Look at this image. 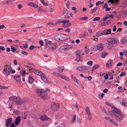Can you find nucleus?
Returning a JSON list of instances; mask_svg holds the SVG:
<instances>
[{
	"instance_id": "nucleus-1",
	"label": "nucleus",
	"mask_w": 127,
	"mask_h": 127,
	"mask_svg": "<svg viewBox=\"0 0 127 127\" xmlns=\"http://www.w3.org/2000/svg\"><path fill=\"white\" fill-rule=\"evenodd\" d=\"M112 111L115 114H120V115L121 116V118L120 119L118 117H115V119L119 122H120L121 120H123L125 116L122 113H121V111L118 109L117 108L114 106L112 105Z\"/></svg>"
},
{
	"instance_id": "nucleus-2",
	"label": "nucleus",
	"mask_w": 127,
	"mask_h": 127,
	"mask_svg": "<svg viewBox=\"0 0 127 127\" xmlns=\"http://www.w3.org/2000/svg\"><path fill=\"white\" fill-rule=\"evenodd\" d=\"M72 47V46L70 45L63 46L60 47L59 48V50L60 52H63L69 50Z\"/></svg>"
},
{
	"instance_id": "nucleus-3",
	"label": "nucleus",
	"mask_w": 127,
	"mask_h": 127,
	"mask_svg": "<svg viewBox=\"0 0 127 127\" xmlns=\"http://www.w3.org/2000/svg\"><path fill=\"white\" fill-rule=\"evenodd\" d=\"M9 100L13 101L18 104H21V99L19 97L12 96L9 98Z\"/></svg>"
},
{
	"instance_id": "nucleus-4",
	"label": "nucleus",
	"mask_w": 127,
	"mask_h": 127,
	"mask_svg": "<svg viewBox=\"0 0 127 127\" xmlns=\"http://www.w3.org/2000/svg\"><path fill=\"white\" fill-rule=\"evenodd\" d=\"M3 71L5 72H4V73L6 75V77H7L10 74L11 71V66H8L7 65H5Z\"/></svg>"
},
{
	"instance_id": "nucleus-5",
	"label": "nucleus",
	"mask_w": 127,
	"mask_h": 127,
	"mask_svg": "<svg viewBox=\"0 0 127 127\" xmlns=\"http://www.w3.org/2000/svg\"><path fill=\"white\" fill-rule=\"evenodd\" d=\"M59 104L53 102L51 104V108L54 111H57L59 109Z\"/></svg>"
},
{
	"instance_id": "nucleus-6",
	"label": "nucleus",
	"mask_w": 127,
	"mask_h": 127,
	"mask_svg": "<svg viewBox=\"0 0 127 127\" xmlns=\"http://www.w3.org/2000/svg\"><path fill=\"white\" fill-rule=\"evenodd\" d=\"M55 40L57 41H63V34H60L56 35L54 37Z\"/></svg>"
},
{
	"instance_id": "nucleus-7",
	"label": "nucleus",
	"mask_w": 127,
	"mask_h": 127,
	"mask_svg": "<svg viewBox=\"0 0 127 127\" xmlns=\"http://www.w3.org/2000/svg\"><path fill=\"white\" fill-rule=\"evenodd\" d=\"M110 44H114L117 43V41L116 39L114 38L110 37L108 38L106 40Z\"/></svg>"
},
{
	"instance_id": "nucleus-8",
	"label": "nucleus",
	"mask_w": 127,
	"mask_h": 127,
	"mask_svg": "<svg viewBox=\"0 0 127 127\" xmlns=\"http://www.w3.org/2000/svg\"><path fill=\"white\" fill-rule=\"evenodd\" d=\"M40 95L44 100L47 99L48 98L47 93L46 92H44V91L41 94H40Z\"/></svg>"
},
{
	"instance_id": "nucleus-9",
	"label": "nucleus",
	"mask_w": 127,
	"mask_h": 127,
	"mask_svg": "<svg viewBox=\"0 0 127 127\" xmlns=\"http://www.w3.org/2000/svg\"><path fill=\"white\" fill-rule=\"evenodd\" d=\"M104 48V46L101 43L98 44L97 46V49L98 50L101 51L103 50Z\"/></svg>"
},
{
	"instance_id": "nucleus-10",
	"label": "nucleus",
	"mask_w": 127,
	"mask_h": 127,
	"mask_svg": "<svg viewBox=\"0 0 127 127\" xmlns=\"http://www.w3.org/2000/svg\"><path fill=\"white\" fill-rule=\"evenodd\" d=\"M33 71L34 73L40 76H41L43 74L41 71L36 69H34Z\"/></svg>"
},
{
	"instance_id": "nucleus-11",
	"label": "nucleus",
	"mask_w": 127,
	"mask_h": 127,
	"mask_svg": "<svg viewBox=\"0 0 127 127\" xmlns=\"http://www.w3.org/2000/svg\"><path fill=\"white\" fill-rule=\"evenodd\" d=\"M68 10L66 8H64L63 12V15L66 17L69 18L70 17L68 15Z\"/></svg>"
},
{
	"instance_id": "nucleus-12",
	"label": "nucleus",
	"mask_w": 127,
	"mask_h": 127,
	"mask_svg": "<svg viewBox=\"0 0 127 127\" xmlns=\"http://www.w3.org/2000/svg\"><path fill=\"white\" fill-rule=\"evenodd\" d=\"M69 20H65L63 21L61 20H58L57 21L56 23L55 24H59L61 23H63L64 24H66L69 22Z\"/></svg>"
},
{
	"instance_id": "nucleus-13",
	"label": "nucleus",
	"mask_w": 127,
	"mask_h": 127,
	"mask_svg": "<svg viewBox=\"0 0 127 127\" xmlns=\"http://www.w3.org/2000/svg\"><path fill=\"white\" fill-rule=\"evenodd\" d=\"M76 69L80 71H83L86 68V67L84 66H76Z\"/></svg>"
},
{
	"instance_id": "nucleus-14",
	"label": "nucleus",
	"mask_w": 127,
	"mask_h": 127,
	"mask_svg": "<svg viewBox=\"0 0 127 127\" xmlns=\"http://www.w3.org/2000/svg\"><path fill=\"white\" fill-rule=\"evenodd\" d=\"M12 119L11 118H9L7 120L6 126L7 127H8L12 123Z\"/></svg>"
},
{
	"instance_id": "nucleus-15",
	"label": "nucleus",
	"mask_w": 127,
	"mask_h": 127,
	"mask_svg": "<svg viewBox=\"0 0 127 127\" xmlns=\"http://www.w3.org/2000/svg\"><path fill=\"white\" fill-rule=\"evenodd\" d=\"M27 4L29 6L35 8H37L38 7V4L32 2H29Z\"/></svg>"
},
{
	"instance_id": "nucleus-16",
	"label": "nucleus",
	"mask_w": 127,
	"mask_h": 127,
	"mask_svg": "<svg viewBox=\"0 0 127 127\" xmlns=\"http://www.w3.org/2000/svg\"><path fill=\"white\" fill-rule=\"evenodd\" d=\"M21 117H17L15 121V124L16 126H17L18 124H19L20 120Z\"/></svg>"
},
{
	"instance_id": "nucleus-17",
	"label": "nucleus",
	"mask_w": 127,
	"mask_h": 127,
	"mask_svg": "<svg viewBox=\"0 0 127 127\" xmlns=\"http://www.w3.org/2000/svg\"><path fill=\"white\" fill-rule=\"evenodd\" d=\"M76 55L77 56V58L75 59V60L78 62L80 60V54L79 52L78 51L76 52Z\"/></svg>"
},
{
	"instance_id": "nucleus-18",
	"label": "nucleus",
	"mask_w": 127,
	"mask_h": 127,
	"mask_svg": "<svg viewBox=\"0 0 127 127\" xmlns=\"http://www.w3.org/2000/svg\"><path fill=\"white\" fill-rule=\"evenodd\" d=\"M14 78L15 80L18 82L21 81L20 77L19 75H17L14 76Z\"/></svg>"
},
{
	"instance_id": "nucleus-19",
	"label": "nucleus",
	"mask_w": 127,
	"mask_h": 127,
	"mask_svg": "<svg viewBox=\"0 0 127 127\" xmlns=\"http://www.w3.org/2000/svg\"><path fill=\"white\" fill-rule=\"evenodd\" d=\"M28 80L29 83L31 84L33 83L34 81L33 79L31 76H30L29 77Z\"/></svg>"
},
{
	"instance_id": "nucleus-20",
	"label": "nucleus",
	"mask_w": 127,
	"mask_h": 127,
	"mask_svg": "<svg viewBox=\"0 0 127 127\" xmlns=\"http://www.w3.org/2000/svg\"><path fill=\"white\" fill-rule=\"evenodd\" d=\"M48 118L47 117L44 115L41 116L40 117V119L41 121L47 120Z\"/></svg>"
},
{
	"instance_id": "nucleus-21",
	"label": "nucleus",
	"mask_w": 127,
	"mask_h": 127,
	"mask_svg": "<svg viewBox=\"0 0 127 127\" xmlns=\"http://www.w3.org/2000/svg\"><path fill=\"white\" fill-rule=\"evenodd\" d=\"M121 42L123 43H125L127 42V37H124L121 40Z\"/></svg>"
},
{
	"instance_id": "nucleus-22",
	"label": "nucleus",
	"mask_w": 127,
	"mask_h": 127,
	"mask_svg": "<svg viewBox=\"0 0 127 127\" xmlns=\"http://www.w3.org/2000/svg\"><path fill=\"white\" fill-rule=\"evenodd\" d=\"M42 80L44 82H47L48 81L47 79L46 78L44 75L43 74L41 76Z\"/></svg>"
},
{
	"instance_id": "nucleus-23",
	"label": "nucleus",
	"mask_w": 127,
	"mask_h": 127,
	"mask_svg": "<svg viewBox=\"0 0 127 127\" xmlns=\"http://www.w3.org/2000/svg\"><path fill=\"white\" fill-rule=\"evenodd\" d=\"M99 66V65L98 64H95L93 66L92 68V72H93V71L96 69L98 68Z\"/></svg>"
},
{
	"instance_id": "nucleus-24",
	"label": "nucleus",
	"mask_w": 127,
	"mask_h": 127,
	"mask_svg": "<svg viewBox=\"0 0 127 127\" xmlns=\"http://www.w3.org/2000/svg\"><path fill=\"white\" fill-rule=\"evenodd\" d=\"M63 41H64L66 39H69V36L68 35H65L63 34Z\"/></svg>"
},
{
	"instance_id": "nucleus-25",
	"label": "nucleus",
	"mask_w": 127,
	"mask_h": 127,
	"mask_svg": "<svg viewBox=\"0 0 127 127\" xmlns=\"http://www.w3.org/2000/svg\"><path fill=\"white\" fill-rule=\"evenodd\" d=\"M45 90L44 89L41 90L38 89L36 90V92L37 93H39L41 94Z\"/></svg>"
},
{
	"instance_id": "nucleus-26",
	"label": "nucleus",
	"mask_w": 127,
	"mask_h": 127,
	"mask_svg": "<svg viewBox=\"0 0 127 127\" xmlns=\"http://www.w3.org/2000/svg\"><path fill=\"white\" fill-rule=\"evenodd\" d=\"M86 111L87 115L91 114L90 111V108L89 107H86Z\"/></svg>"
},
{
	"instance_id": "nucleus-27",
	"label": "nucleus",
	"mask_w": 127,
	"mask_h": 127,
	"mask_svg": "<svg viewBox=\"0 0 127 127\" xmlns=\"http://www.w3.org/2000/svg\"><path fill=\"white\" fill-rule=\"evenodd\" d=\"M113 46V44H110V43H107L106 46L107 48L109 49H111L112 48Z\"/></svg>"
},
{
	"instance_id": "nucleus-28",
	"label": "nucleus",
	"mask_w": 127,
	"mask_h": 127,
	"mask_svg": "<svg viewBox=\"0 0 127 127\" xmlns=\"http://www.w3.org/2000/svg\"><path fill=\"white\" fill-rule=\"evenodd\" d=\"M45 45L46 46H48L49 44H51L52 43L51 41H49L47 39H45Z\"/></svg>"
},
{
	"instance_id": "nucleus-29",
	"label": "nucleus",
	"mask_w": 127,
	"mask_h": 127,
	"mask_svg": "<svg viewBox=\"0 0 127 127\" xmlns=\"http://www.w3.org/2000/svg\"><path fill=\"white\" fill-rule=\"evenodd\" d=\"M110 122L111 124L114 125L116 126H118V124L112 119L110 121Z\"/></svg>"
},
{
	"instance_id": "nucleus-30",
	"label": "nucleus",
	"mask_w": 127,
	"mask_h": 127,
	"mask_svg": "<svg viewBox=\"0 0 127 127\" xmlns=\"http://www.w3.org/2000/svg\"><path fill=\"white\" fill-rule=\"evenodd\" d=\"M14 0H7L6 1V4L8 5H9L11 2H13Z\"/></svg>"
},
{
	"instance_id": "nucleus-31",
	"label": "nucleus",
	"mask_w": 127,
	"mask_h": 127,
	"mask_svg": "<svg viewBox=\"0 0 127 127\" xmlns=\"http://www.w3.org/2000/svg\"><path fill=\"white\" fill-rule=\"evenodd\" d=\"M108 55V53H102L100 55V56L102 58H104L106 56Z\"/></svg>"
},
{
	"instance_id": "nucleus-32",
	"label": "nucleus",
	"mask_w": 127,
	"mask_h": 127,
	"mask_svg": "<svg viewBox=\"0 0 127 127\" xmlns=\"http://www.w3.org/2000/svg\"><path fill=\"white\" fill-rule=\"evenodd\" d=\"M88 34V33L86 32H84L83 34H82L80 35V36L81 37H84L86 36Z\"/></svg>"
},
{
	"instance_id": "nucleus-33",
	"label": "nucleus",
	"mask_w": 127,
	"mask_h": 127,
	"mask_svg": "<svg viewBox=\"0 0 127 127\" xmlns=\"http://www.w3.org/2000/svg\"><path fill=\"white\" fill-rule=\"evenodd\" d=\"M50 46V47L52 50H54L56 49V47L54 44H52Z\"/></svg>"
},
{
	"instance_id": "nucleus-34",
	"label": "nucleus",
	"mask_w": 127,
	"mask_h": 127,
	"mask_svg": "<svg viewBox=\"0 0 127 127\" xmlns=\"http://www.w3.org/2000/svg\"><path fill=\"white\" fill-rule=\"evenodd\" d=\"M102 35V34L101 32H98L96 33L95 36L97 37H98Z\"/></svg>"
},
{
	"instance_id": "nucleus-35",
	"label": "nucleus",
	"mask_w": 127,
	"mask_h": 127,
	"mask_svg": "<svg viewBox=\"0 0 127 127\" xmlns=\"http://www.w3.org/2000/svg\"><path fill=\"white\" fill-rule=\"evenodd\" d=\"M8 87H7L0 85V89H8Z\"/></svg>"
},
{
	"instance_id": "nucleus-36",
	"label": "nucleus",
	"mask_w": 127,
	"mask_h": 127,
	"mask_svg": "<svg viewBox=\"0 0 127 127\" xmlns=\"http://www.w3.org/2000/svg\"><path fill=\"white\" fill-rule=\"evenodd\" d=\"M112 61L111 60L109 61L106 64L107 66H110L112 64Z\"/></svg>"
},
{
	"instance_id": "nucleus-37",
	"label": "nucleus",
	"mask_w": 127,
	"mask_h": 127,
	"mask_svg": "<svg viewBox=\"0 0 127 127\" xmlns=\"http://www.w3.org/2000/svg\"><path fill=\"white\" fill-rule=\"evenodd\" d=\"M97 8V7H95L91 11V13H93L95 12V11L96 10Z\"/></svg>"
},
{
	"instance_id": "nucleus-38",
	"label": "nucleus",
	"mask_w": 127,
	"mask_h": 127,
	"mask_svg": "<svg viewBox=\"0 0 127 127\" xmlns=\"http://www.w3.org/2000/svg\"><path fill=\"white\" fill-rule=\"evenodd\" d=\"M27 99L26 98H24L22 100H21V103H24L27 102Z\"/></svg>"
},
{
	"instance_id": "nucleus-39",
	"label": "nucleus",
	"mask_w": 127,
	"mask_h": 127,
	"mask_svg": "<svg viewBox=\"0 0 127 127\" xmlns=\"http://www.w3.org/2000/svg\"><path fill=\"white\" fill-rule=\"evenodd\" d=\"M76 118V116L75 115H74L73 117V120H72L71 121V122L72 123H74L75 121V119Z\"/></svg>"
},
{
	"instance_id": "nucleus-40",
	"label": "nucleus",
	"mask_w": 127,
	"mask_h": 127,
	"mask_svg": "<svg viewBox=\"0 0 127 127\" xmlns=\"http://www.w3.org/2000/svg\"><path fill=\"white\" fill-rule=\"evenodd\" d=\"M88 116V119L90 121L92 118V116L91 114L87 115Z\"/></svg>"
},
{
	"instance_id": "nucleus-41",
	"label": "nucleus",
	"mask_w": 127,
	"mask_h": 127,
	"mask_svg": "<svg viewBox=\"0 0 127 127\" xmlns=\"http://www.w3.org/2000/svg\"><path fill=\"white\" fill-rule=\"evenodd\" d=\"M108 19L109 18H111V19H113V16L112 15L108 14L106 15Z\"/></svg>"
},
{
	"instance_id": "nucleus-42",
	"label": "nucleus",
	"mask_w": 127,
	"mask_h": 127,
	"mask_svg": "<svg viewBox=\"0 0 127 127\" xmlns=\"http://www.w3.org/2000/svg\"><path fill=\"white\" fill-rule=\"evenodd\" d=\"M108 19L109 18H111V19H113V16L112 15L108 14L106 15Z\"/></svg>"
},
{
	"instance_id": "nucleus-43",
	"label": "nucleus",
	"mask_w": 127,
	"mask_h": 127,
	"mask_svg": "<svg viewBox=\"0 0 127 127\" xmlns=\"http://www.w3.org/2000/svg\"><path fill=\"white\" fill-rule=\"evenodd\" d=\"M111 29L107 30L106 31V34H111Z\"/></svg>"
},
{
	"instance_id": "nucleus-44",
	"label": "nucleus",
	"mask_w": 127,
	"mask_h": 127,
	"mask_svg": "<svg viewBox=\"0 0 127 127\" xmlns=\"http://www.w3.org/2000/svg\"><path fill=\"white\" fill-rule=\"evenodd\" d=\"M21 53L25 55L26 56H27L28 54V53L26 52L23 50H22L21 51Z\"/></svg>"
},
{
	"instance_id": "nucleus-45",
	"label": "nucleus",
	"mask_w": 127,
	"mask_h": 127,
	"mask_svg": "<svg viewBox=\"0 0 127 127\" xmlns=\"http://www.w3.org/2000/svg\"><path fill=\"white\" fill-rule=\"evenodd\" d=\"M100 19V18L98 17H96L94 18L93 20V21H97L99 20Z\"/></svg>"
},
{
	"instance_id": "nucleus-46",
	"label": "nucleus",
	"mask_w": 127,
	"mask_h": 127,
	"mask_svg": "<svg viewBox=\"0 0 127 127\" xmlns=\"http://www.w3.org/2000/svg\"><path fill=\"white\" fill-rule=\"evenodd\" d=\"M51 25L53 26H54L55 25V24L53 22H49L47 25L49 26H50Z\"/></svg>"
},
{
	"instance_id": "nucleus-47",
	"label": "nucleus",
	"mask_w": 127,
	"mask_h": 127,
	"mask_svg": "<svg viewBox=\"0 0 127 127\" xmlns=\"http://www.w3.org/2000/svg\"><path fill=\"white\" fill-rule=\"evenodd\" d=\"M23 47L27 49L28 47V45L26 43H25L23 44Z\"/></svg>"
},
{
	"instance_id": "nucleus-48",
	"label": "nucleus",
	"mask_w": 127,
	"mask_h": 127,
	"mask_svg": "<svg viewBox=\"0 0 127 127\" xmlns=\"http://www.w3.org/2000/svg\"><path fill=\"white\" fill-rule=\"evenodd\" d=\"M64 69V67L62 66L59 68V70L60 71H61L62 72Z\"/></svg>"
},
{
	"instance_id": "nucleus-49",
	"label": "nucleus",
	"mask_w": 127,
	"mask_h": 127,
	"mask_svg": "<svg viewBox=\"0 0 127 127\" xmlns=\"http://www.w3.org/2000/svg\"><path fill=\"white\" fill-rule=\"evenodd\" d=\"M53 74L54 75H55L57 77H59L60 74L56 72H53Z\"/></svg>"
},
{
	"instance_id": "nucleus-50",
	"label": "nucleus",
	"mask_w": 127,
	"mask_h": 127,
	"mask_svg": "<svg viewBox=\"0 0 127 127\" xmlns=\"http://www.w3.org/2000/svg\"><path fill=\"white\" fill-rule=\"evenodd\" d=\"M104 95V93H102L101 94H99L98 95V97L100 99H101L102 98Z\"/></svg>"
},
{
	"instance_id": "nucleus-51",
	"label": "nucleus",
	"mask_w": 127,
	"mask_h": 127,
	"mask_svg": "<svg viewBox=\"0 0 127 127\" xmlns=\"http://www.w3.org/2000/svg\"><path fill=\"white\" fill-rule=\"evenodd\" d=\"M93 62L91 61H90L88 62L87 63V64L90 66H92V64L93 63Z\"/></svg>"
},
{
	"instance_id": "nucleus-52",
	"label": "nucleus",
	"mask_w": 127,
	"mask_h": 127,
	"mask_svg": "<svg viewBox=\"0 0 127 127\" xmlns=\"http://www.w3.org/2000/svg\"><path fill=\"white\" fill-rule=\"evenodd\" d=\"M122 103L125 106H127V103L125 101L123 100L122 101Z\"/></svg>"
},
{
	"instance_id": "nucleus-53",
	"label": "nucleus",
	"mask_w": 127,
	"mask_h": 127,
	"mask_svg": "<svg viewBox=\"0 0 127 127\" xmlns=\"http://www.w3.org/2000/svg\"><path fill=\"white\" fill-rule=\"evenodd\" d=\"M11 51L13 52H14L15 51L16 49L14 47L12 46L11 48Z\"/></svg>"
},
{
	"instance_id": "nucleus-54",
	"label": "nucleus",
	"mask_w": 127,
	"mask_h": 127,
	"mask_svg": "<svg viewBox=\"0 0 127 127\" xmlns=\"http://www.w3.org/2000/svg\"><path fill=\"white\" fill-rule=\"evenodd\" d=\"M125 72H123L120 74V76L121 77H122L123 76H124L125 75Z\"/></svg>"
},
{
	"instance_id": "nucleus-55",
	"label": "nucleus",
	"mask_w": 127,
	"mask_h": 127,
	"mask_svg": "<svg viewBox=\"0 0 127 127\" xmlns=\"http://www.w3.org/2000/svg\"><path fill=\"white\" fill-rule=\"evenodd\" d=\"M88 19V17H85L83 18H81L80 19V20H87Z\"/></svg>"
},
{
	"instance_id": "nucleus-56",
	"label": "nucleus",
	"mask_w": 127,
	"mask_h": 127,
	"mask_svg": "<svg viewBox=\"0 0 127 127\" xmlns=\"http://www.w3.org/2000/svg\"><path fill=\"white\" fill-rule=\"evenodd\" d=\"M85 52L86 53H88L89 52L88 49L86 47H85Z\"/></svg>"
},
{
	"instance_id": "nucleus-57",
	"label": "nucleus",
	"mask_w": 127,
	"mask_h": 127,
	"mask_svg": "<svg viewBox=\"0 0 127 127\" xmlns=\"http://www.w3.org/2000/svg\"><path fill=\"white\" fill-rule=\"evenodd\" d=\"M104 119L107 120L108 121H109L110 122V121L111 120L110 118L107 117H104Z\"/></svg>"
},
{
	"instance_id": "nucleus-58",
	"label": "nucleus",
	"mask_w": 127,
	"mask_h": 127,
	"mask_svg": "<svg viewBox=\"0 0 127 127\" xmlns=\"http://www.w3.org/2000/svg\"><path fill=\"white\" fill-rule=\"evenodd\" d=\"M35 47V46L34 45H32L30 46V50H32Z\"/></svg>"
},
{
	"instance_id": "nucleus-59",
	"label": "nucleus",
	"mask_w": 127,
	"mask_h": 127,
	"mask_svg": "<svg viewBox=\"0 0 127 127\" xmlns=\"http://www.w3.org/2000/svg\"><path fill=\"white\" fill-rule=\"evenodd\" d=\"M39 44L41 46H43V42L42 40H40L39 41Z\"/></svg>"
},
{
	"instance_id": "nucleus-60",
	"label": "nucleus",
	"mask_w": 127,
	"mask_h": 127,
	"mask_svg": "<svg viewBox=\"0 0 127 127\" xmlns=\"http://www.w3.org/2000/svg\"><path fill=\"white\" fill-rule=\"evenodd\" d=\"M65 56L66 57H70L71 56V55L69 53H67L65 54Z\"/></svg>"
},
{
	"instance_id": "nucleus-61",
	"label": "nucleus",
	"mask_w": 127,
	"mask_h": 127,
	"mask_svg": "<svg viewBox=\"0 0 127 127\" xmlns=\"http://www.w3.org/2000/svg\"><path fill=\"white\" fill-rule=\"evenodd\" d=\"M71 77L74 81H75L76 80V78L74 77L72 75H70Z\"/></svg>"
},
{
	"instance_id": "nucleus-62",
	"label": "nucleus",
	"mask_w": 127,
	"mask_h": 127,
	"mask_svg": "<svg viewBox=\"0 0 127 127\" xmlns=\"http://www.w3.org/2000/svg\"><path fill=\"white\" fill-rule=\"evenodd\" d=\"M102 34V35L104 34L105 35H106V31L104 30L103 31H102V32H101Z\"/></svg>"
},
{
	"instance_id": "nucleus-63",
	"label": "nucleus",
	"mask_w": 127,
	"mask_h": 127,
	"mask_svg": "<svg viewBox=\"0 0 127 127\" xmlns=\"http://www.w3.org/2000/svg\"><path fill=\"white\" fill-rule=\"evenodd\" d=\"M123 52L125 55L127 56V50H124Z\"/></svg>"
},
{
	"instance_id": "nucleus-64",
	"label": "nucleus",
	"mask_w": 127,
	"mask_h": 127,
	"mask_svg": "<svg viewBox=\"0 0 127 127\" xmlns=\"http://www.w3.org/2000/svg\"><path fill=\"white\" fill-rule=\"evenodd\" d=\"M116 30V26H114L113 27V28L112 30V31L113 32H115Z\"/></svg>"
}]
</instances>
